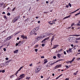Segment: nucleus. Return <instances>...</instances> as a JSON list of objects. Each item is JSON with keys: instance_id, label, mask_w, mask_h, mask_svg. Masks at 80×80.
<instances>
[{"instance_id": "nucleus-33", "label": "nucleus", "mask_w": 80, "mask_h": 80, "mask_svg": "<svg viewBox=\"0 0 80 80\" xmlns=\"http://www.w3.org/2000/svg\"><path fill=\"white\" fill-rule=\"evenodd\" d=\"M75 25V23H73L71 24V27H72V26H73V25Z\"/></svg>"}, {"instance_id": "nucleus-56", "label": "nucleus", "mask_w": 80, "mask_h": 80, "mask_svg": "<svg viewBox=\"0 0 80 80\" xmlns=\"http://www.w3.org/2000/svg\"><path fill=\"white\" fill-rule=\"evenodd\" d=\"M62 49H61L59 51L60 52H62Z\"/></svg>"}, {"instance_id": "nucleus-14", "label": "nucleus", "mask_w": 80, "mask_h": 80, "mask_svg": "<svg viewBox=\"0 0 80 80\" xmlns=\"http://www.w3.org/2000/svg\"><path fill=\"white\" fill-rule=\"evenodd\" d=\"M48 23H49V24H50V25H52V24H53V21H49V22H48Z\"/></svg>"}, {"instance_id": "nucleus-32", "label": "nucleus", "mask_w": 80, "mask_h": 80, "mask_svg": "<svg viewBox=\"0 0 80 80\" xmlns=\"http://www.w3.org/2000/svg\"><path fill=\"white\" fill-rule=\"evenodd\" d=\"M11 61L10 60H9L8 61H7V62H5V64H6V63H8V62H10Z\"/></svg>"}, {"instance_id": "nucleus-62", "label": "nucleus", "mask_w": 80, "mask_h": 80, "mask_svg": "<svg viewBox=\"0 0 80 80\" xmlns=\"http://www.w3.org/2000/svg\"><path fill=\"white\" fill-rule=\"evenodd\" d=\"M71 46L72 47H73V44H71Z\"/></svg>"}, {"instance_id": "nucleus-22", "label": "nucleus", "mask_w": 80, "mask_h": 80, "mask_svg": "<svg viewBox=\"0 0 80 80\" xmlns=\"http://www.w3.org/2000/svg\"><path fill=\"white\" fill-rule=\"evenodd\" d=\"M61 56V55H60V54L59 53H58L57 54V56L59 58H60Z\"/></svg>"}, {"instance_id": "nucleus-42", "label": "nucleus", "mask_w": 80, "mask_h": 80, "mask_svg": "<svg viewBox=\"0 0 80 80\" xmlns=\"http://www.w3.org/2000/svg\"><path fill=\"white\" fill-rule=\"evenodd\" d=\"M42 47H44V46H45V44H42Z\"/></svg>"}, {"instance_id": "nucleus-16", "label": "nucleus", "mask_w": 80, "mask_h": 80, "mask_svg": "<svg viewBox=\"0 0 80 80\" xmlns=\"http://www.w3.org/2000/svg\"><path fill=\"white\" fill-rule=\"evenodd\" d=\"M71 17V15H69L68 16H67L65 17L64 18V19H66V18H69V17Z\"/></svg>"}, {"instance_id": "nucleus-55", "label": "nucleus", "mask_w": 80, "mask_h": 80, "mask_svg": "<svg viewBox=\"0 0 80 80\" xmlns=\"http://www.w3.org/2000/svg\"><path fill=\"white\" fill-rule=\"evenodd\" d=\"M2 47H3V46H1L0 47V49H1L2 48Z\"/></svg>"}, {"instance_id": "nucleus-58", "label": "nucleus", "mask_w": 80, "mask_h": 80, "mask_svg": "<svg viewBox=\"0 0 80 80\" xmlns=\"http://www.w3.org/2000/svg\"><path fill=\"white\" fill-rule=\"evenodd\" d=\"M59 78V77L58 76L57 78H56V80H57V79H58Z\"/></svg>"}, {"instance_id": "nucleus-41", "label": "nucleus", "mask_w": 80, "mask_h": 80, "mask_svg": "<svg viewBox=\"0 0 80 80\" xmlns=\"http://www.w3.org/2000/svg\"><path fill=\"white\" fill-rule=\"evenodd\" d=\"M41 58H45V57H44V56H42L41 57Z\"/></svg>"}, {"instance_id": "nucleus-20", "label": "nucleus", "mask_w": 80, "mask_h": 80, "mask_svg": "<svg viewBox=\"0 0 80 80\" xmlns=\"http://www.w3.org/2000/svg\"><path fill=\"white\" fill-rule=\"evenodd\" d=\"M15 76L14 75H12V76H10V78H13Z\"/></svg>"}, {"instance_id": "nucleus-12", "label": "nucleus", "mask_w": 80, "mask_h": 80, "mask_svg": "<svg viewBox=\"0 0 80 80\" xmlns=\"http://www.w3.org/2000/svg\"><path fill=\"white\" fill-rule=\"evenodd\" d=\"M59 45H55L52 48V49H55L56 48H57L58 47Z\"/></svg>"}, {"instance_id": "nucleus-28", "label": "nucleus", "mask_w": 80, "mask_h": 80, "mask_svg": "<svg viewBox=\"0 0 80 80\" xmlns=\"http://www.w3.org/2000/svg\"><path fill=\"white\" fill-rule=\"evenodd\" d=\"M18 73V71H17L16 72L15 75L16 76H17V73Z\"/></svg>"}, {"instance_id": "nucleus-52", "label": "nucleus", "mask_w": 80, "mask_h": 80, "mask_svg": "<svg viewBox=\"0 0 80 80\" xmlns=\"http://www.w3.org/2000/svg\"><path fill=\"white\" fill-rule=\"evenodd\" d=\"M5 59L6 60H8V58H5Z\"/></svg>"}, {"instance_id": "nucleus-27", "label": "nucleus", "mask_w": 80, "mask_h": 80, "mask_svg": "<svg viewBox=\"0 0 80 80\" xmlns=\"http://www.w3.org/2000/svg\"><path fill=\"white\" fill-rule=\"evenodd\" d=\"M23 67H21L18 70V71H20L21 70V69H22V68H23Z\"/></svg>"}, {"instance_id": "nucleus-2", "label": "nucleus", "mask_w": 80, "mask_h": 80, "mask_svg": "<svg viewBox=\"0 0 80 80\" xmlns=\"http://www.w3.org/2000/svg\"><path fill=\"white\" fill-rule=\"evenodd\" d=\"M75 40V38L70 37L68 38V41L70 42H74Z\"/></svg>"}, {"instance_id": "nucleus-15", "label": "nucleus", "mask_w": 80, "mask_h": 80, "mask_svg": "<svg viewBox=\"0 0 80 80\" xmlns=\"http://www.w3.org/2000/svg\"><path fill=\"white\" fill-rule=\"evenodd\" d=\"M12 38V37H11V36H9L8 38L7 39V40H10V39Z\"/></svg>"}, {"instance_id": "nucleus-7", "label": "nucleus", "mask_w": 80, "mask_h": 80, "mask_svg": "<svg viewBox=\"0 0 80 80\" xmlns=\"http://www.w3.org/2000/svg\"><path fill=\"white\" fill-rule=\"evenodd\" d=\"M17 18H14L12 20V22L13 23H15L16 21H17V20H18V19L17 18Z\"/></svg>"}, {"instance_id": "nucleus-34", "label": "nucleus", "mask_w": 80, "mask_h": 80, "mask_svg": "<svg viewBox=\"0 0 80 80\" xmlns=\"http://www.w3.org/2000/svg\"><path fill=\"white\" fill-rule=\"evenodd\" d=\"M15 8H16V7L14 8L12 10V11H14V10H15Z\"/></svg>"}, {"instance_id": "nucleus-46", "label": "nucleus", "mask_w": 80, "mask_h": 80, "mask_svg": "<svg viewBox=\"0 0 80 80\" xmlns=\"http://www.w3.org/2000/svg\"><path fill=\"white\" fill-rule=\"evenodd\" d=\"M3 50L4 52H5L6 51V49L5 48H4L3 49Z\"/></svg>"}, {"instance_id": "nucleus-63", "label": "nucleus", "mask_w": 80, "mask_h": 80, "mask_svg": "<svg viewBox=\"0 0 80 80\" xmlns=\"http://www.w3.org/2000/svg\"><path fill=\"white\" fill-rule=\"evenodd\" d=\"M46 3H48V1H46Z\"/></svg>"}, {"instance_id": "nucleus-44", "label": "nucleus", "mask_w": 80, "mask_h": 80, "mask_svg": "<svg viewBox=\"0 0 80 80\" xmlns=\"http://www.w3.org/2000/svg\"><path fill=\"white\" fill-rule=\"evenodd\" d=\"M62 75H63V74H61V75H60L59 76H58L59 78L61 77V76H62Z\"/></svg>"}, {"instance_id": "nucleus-1", "label": "nucleus", "mask_w": 80, "mask_h": 80, "mask_svg": "<svg viewBox=\"0 0 80 80\" xmlns=\"http://www.w3.org/2000/svg\"><path fill=\"white\" fill-rule=\"evenodd\" d=\"M39 29V28L37 27L32 29L30 32L31 35H33V34H35V35H37V33H35Z\"/></svg>"}, {"instance_id": "nucleus-18", "label": "nucleus", "mask_w": 80, "mask_h": 80, "mask_svg": "<svg viewBox=\"0 0 80 80\" xmlns=\"http://www.w3.org/2000/svg\"><path fill=\"white\" fill-rule=\"evenodd\" d=\"M80 10V8L78 9L77 10H75V11L72 12L71 13H75V12H77V11H78V10Z\"/></svg>"}, {"instance_id": "nucleus-35", "label": "nucleus", "mask_w": 80, "mask_h": 80, "mask_svg": "<svg viewBox=\"0 0 80 80\" xmlns=\"http://www.w3.org/2000/svg\"><path fill=\"white\" fill-rule=\"evenodd\" d=\"M32 65H33V64H32V63L30 64H29V66L30 67H32Z\"/></svg>"}, {"instance_id": "nucleus-38", "label": "nucleus", "mask_w": 80, "mask_h": 80, "mask_svg": "<svg viewBox=\"0 0 80 80\" xmlns=\"http://www.w3.org/2000/svg\"><path fill=\"white\" fill-rule=\"evenodd\" d=\"M39 45L37 44V45L35 46V48H37V47H38Z\"/></svg>"}, {"instance_id": "nucleus-29", "label": "nucleus", "mask_w": 80, "mask_h": 80, "mask_svg": "<svg viewBox=\"0 0 80 80\" xmlns=\"http://www.w3.org/2000/svg\"><path fill=\"white\" fill-rule=\"evenodd\" d=\"M30 78V77H27L26 78V79H27L28 80H29Z\"/></svg>"}, {"instance_id": "nucleus-39", "label": "nucleus", "mask_w": 80, "mask_h": 80, "mask_svg": "<svg viewBox=\"0 0 80 80\" xmlns=\"http://www.w3.org/2000/svg\"><path fill=\"white\" fill-rule=\"evenodd\" d=\"M7 15H8V16L10 15V13H8Z\"/></svg>"}, {"instance_id": "nucleus-30", "label": "nucleus", "mask_w": 80, "mask_h": 80, "mask_svg": "<svg viewBox=\"0 0 80 80\" xmlns=\"http://www.w3.org/2000/svg\"><path fill=\"white\" fill-rule=\"evenodd\" d=\"M56 21H57V19H55V20L52 21V22H56Z\"/></svg>"}, {"instance_id": "nucleus-13", "label": "nucleus", "mask_w": 80, "mask_h": 80, "mask_svg": "<svg viewBox=\"0 0 80 80\" xmlns=\"http://www.w3.org/2000/svg\"><path fill=\"white\" fill-rule=\"evenodd\" d=\"M36 69H37L39 72V71H40V70H41V68H40V67H39L38 68H36Z\"/></svg>"}, {"instance_id": "nucleus-61", "label": "nucleus", "mask_w": 80, "mask_h": 80, "mask_svg": "<svg viewBox=\"0 0 80 80\" xmlns=\"http://www.w3.org/2000/svg\"><path fill=\"white\" fill-rule=\"evenodd\" d=\"M58 61H59V60H58L57 61H56L55 62H54V63H57V62H58Z\"/></svg>"}, {"instance_id": "nucleus-3", "label": "nucleus", "mask_w": 80, "mask_h": 80, "mask_svg": "<svg viewBox=\"0 0 80 80\" xmlns=\"http://www.w3.org/2000/svg\"><path fill=\"white\" fill-rule=\"evenodd\" d=\"M47 36H40V37H38L37 38V40H42V38H43L44 37H46Z\"/></svg>"}, {"instance_id": "nucleus-51", "label": "nucleus", "mask_w": 80, "mask_h": 80, "mask_svg": "<svg viewBox=\"0 0 80 80\" xmlns=\"http://www.w3.org/2000/svg\"><path fill=\"white\" fill-rule=\"evenodd\" d=\"M3 65H4V66H6V65H8V64H6L5 65V64H4V63L3 64Z\"/></svg>"}, {"instance_id": "nucleus-60", "label": "nucleus", "mask_w": 80, "mask_h": 80, "mask_svg": "<svg viewBox=\"0 0 80 80\" xmlns=\"http://www.w3.org/2000/svg\"><path fill=\"white\" fill-rule=\"evenodd\" d=\"M24 41H22L21 42V44H23V43Z\"/></svg>"}, {"instance_id": "nucleus-25", "label": "nucleus", "mask_w": 80, "mask_h": 80, "mask_svg": "<svg viewBox=\"0 0 80 80\" xmlns=\"http://www.w3.org/2000/svg\"><path fill=\"white\" fill-rule=\"evenodd\" d=\"M39 72L38 70H37L36 69L35 70V73H38Z\"/></svg>"}, {"instance_id": "nucleus-48", "label": "nucleus", "mask_w": 80, "mask_h": 80, "mask_svg": "<svg viewBox=\"0 0 80 80\" xmlns=\"http://www.w3.org/2000/svg\"><path fill=\"white\" fill-rule=\"evenodd\" d=\"M56 58H57V57H56V56H54L53 57V58H54V59H56Z\"/></svg>"}, {"instance_id": "nucleus-21", "label": "nucleus", "mask_w": 80, "mask_h": 80, "mask_svg": "<svg viewBox=\"0 0 80 80\" xmlns=\"http://www.w3.org/2000/svg\"><path fill=\"white\" fill-rule=\"evenodd\" d=\"M58 68V66L57 65L55 66V67L54 68V70H55V69H57V68Z\"/></svg>"}, {"instance_id": "nucleus-40", "label": "nucleus", "mask_w": 80, "mask_h": 80, "mask_svg": "<svg viewBox=\"0 0 80 80\" xmlns=\"http://www.w3.org/2000/svg\"><path fill=\"white\" fill-rule=\"evenodd\" d=\"M37 51H38V49H35V51L36 52H37Z\"/></svg>"}, {"instance_id": "nucleus-9", "label": "nucleus", "mask_w": 80, "mask_h": 80, "mask_svg": "<svg viewBox=\"0 0 80 80\" xmlns=\"http://www.w3.org/2000/svg\"><path fill=\"white\" fill-rule=\"evenodd\" d=\"M49 38H50V37L46 38H45L42 41V42L43 43V42H45V40H48V39H49Z\"/></svg>"}, {"instance_id": "nucleus-45", "label": "nucleus", "mask_w": 80, "mask_h": 80, "mask_svg": "<svg viewBox=\"0 0 80 80\" xmlns=\"http://www.w3.org/2000/svg\"><path fill=\"white\" fill-rule=\"evenodd\" d=\"M5 72V70H2V73H4Z\"/></svg>"}, {"instance_id": "nucleus-36", "label": "nucleus", "mask_w": 80, "mask_h": 80, "mask_svg": "<svg viewBox=\"0 0 80 80\" xmlns=\"http://www.w3.org/2000/svg\"><path fill=\"white\" fill-rule=\"evenodd\" d=\"M18 44H20V45H21L22 44L21 42V41H20L18 43Z\"/></svg>"}, {"instance_id": "nucleus-54", "label": "nucleus", "mask_w": 80, "mask_h": 80, "mask_svg": "<svg viewBox=\"0 0 80 80\" xmlns=\"http://www.w3.org/2000/svg\"><path fill=\"white\" fill-rule=\"evenodd\" d=\"M68 7H69V6H68V5H67L66 6V7L67 8H68Z\"/></svg>"}, {"instance_id": "nucleus-43", "label": "nucleus", "mask_w": 80, "mask_h": 80, "mask_svg": "<svg viewBox=\"0 0 80 80\" xmlns=\"http://www.w3.org/2000/svg\"><path fill=\"white\" fill-rule=\"evenodd\" d=\"M0 7H2V6H3V4L0 3Z\"/></svg>"}, {"instance_id": "nucleus-23", "label": "nucleus", "mask_w": 80, "mask_h": 80, "mask_svg": "<svg viewBox=\"0 0 80 80\" xmlns=\"http://www.w3.org/2000/svg\"><path fill=\"white\" fill-rule=\"evenodd\" d=\"M78 71H77L76 72H75L73 73V75H77V73H78Z\"/></svg>"}, {"instance_id": "nucleus-4", "label": "nucleus", "mask_w": 80, "mask_h": 80, "mask_svg": "<svg viewBox=\"0 0 80 80\" xmlns=\"http://www.w3.org/2000/svg\"><path fill=\"white\" fill-rule=\"evenodd\" d=\"M20 78H18V80H20L21 79H22L23 78L25 77V74H21L19 77Z\"/></svg>"}, {"instance_id": "nucleus-8", "label": "nucleus", "mask_w": 80, "mask_h": 80, "mask_svg": "<svg viewBox=\"0 0 80 80\" xmlns=\"http://www.w3.org/2000/svg\"><path fill=\"white\" fill-rule=\"evenodd\" d=\"M54 38H55V35L53 36L52 37V38H51V44H52V42H53V40H54Z\"/></svg>"}, {"instance_id": "nucleus-10", "label": "nucleus", "mask_w": 80, "mask_h": 80, "mask_svg": "<svg viewBox=\"0 0 80 80\" xmlns=\"http://www.w3.org/2000/svg\"><path fill=\"white\" fill-rule=\"evenodd\" d=\"M45 34L48 36L51 35H53V34H52V33H45L44 34V35H45Z\"/></svg>"}, {"instance_id": "nucleus-11", "label": "nucleus", "mask_w": 80, "mask_h": 80, "mask_svg": "<svg viewBox=\"0 0 80 80\" xmlns=\"http://www.w3.org/2000/svg\"><path fill=\"white\" fill-rule=\"evenodd\" d=\"M21 38H22V39H27V36L25 37L24 35H22L21 36Z\"/></svg>"}, {"instance_id": "nucleus-17", "label": "nucleus", "mask_w": 80, "mask_h": 80, "mask_svg": "<svg viewBox=\"0 0 80 80\" xmlns=\"http://www.w3.org/2000/svg\"><path fill=\"white\" fill-rule=\"evenodd\" d=\"M18 52V50H16L15 51H14V53H17Z\"/></svg>"}, {"instance_id": "nucleus-26", "label": "nucleus", "mask_w": 80, "mask_h": 80, "mask_svg": "<svg viewBox=\"0 0 80 80\" xmlns=\"http://www.w3.org/2000/svg\"><path fill=\"white\" fill-rule=\"evenodd\" d=\"M75 58H73L72 60L71 61V62H73L74 60H75Z\"/></svg>"}, {"instance_id": "nucleus-37", "label": "nucleus", "mask_w": 80, "mask_h": 80, "mask_svg": "<svg viewBox=\"0 0 80 80\" xmlns=\"http://www.w3.org/2000/svg\"><path fill=\"white\" fill-rule=\"evenodd\" d=\"M72 62L71 61H69L68 62V63H72Z\"/></svg>"}, {"instance_id": "nucleus-53", "label": "nucleus", "mask_w": 80, "mask_h": 80, "mask_svg": "<svg viewBox=\"0 0 80 80\" xmlns=\"http://www.w3.org/2000/svg\"><path fill=\"white\" fill-rule=\"evenodd\" d=\"M77 26H80V24L79 23L77 24Z\"/></svg>"}, {"instance_id": "nucleus-64", "label": "nucleus", "mask_w": 80, "mask_h": 80, "mask_svg": "<svg viewBox=\"0 0 80 80\" xmlns=\"http://www.w3.org/2000/svg\"><path fill=\"white\" fill-rule=\"evenodd\" d=\"M80 60V58L78 59V60Z\"/></svg>"}, {"instance_id": "nucleus-50", "label": "nucleus", "mask_w": 80, "mask_h": 80, "mask_svg": "<svg viewBox=\"0 0 80 80\" xmlns=\"http://www.w3.org/2000/svg\"><path fill=\"white\" fill-rule=\"evenodd\" d=\"M18 43H16V46H18Z\"/></svg>"}, {"instance_id": "nucleus-24", "label": "nucleus", "mask_w": 80, "mask_h": 80, "mask_svg": "<svg viewBox=\"0 0 80 80\" xmlns=\"http://www.w3.org/2000/svg\"><path fill=\"white\" fill-rule=\"evenodd\" d=\"M72 36H75V37H79V36H80V35H72Z\"/></svg>"}, {"instance_id": "nucleus-31", "label": "nucleus", "mask_w": 80, "mask_h": 80, "mask_svg": "<svg viewBox=\"0 0 80 80\" xmlns=\"http://www.w3.org/2000/svg\"><path fill=\"white\" fill-rule=\"evenodd\" d=\"M68 5L70 7H72V5L70 3H69Z\"/></svg>"}, {"instance_id": "nucleus-57", "label": "nucleus", "mask_w": 80, "mask_h": 80, "mask_svg": "<svg viewBox=\"0 0 80 80\" xmlns=\"http://www.w3.org/2000/svg\"><path fill=\"white\" fill-rule=\"evenodd\" d=\"M66 68H68V66H67V65H66Z\"/></svg>"}, {"instance_id": "nucleus-6", "label": "nucleus", "mask_w": 80, "mask_h": 80, "mask_svg": "<svg viewBox=\"0 0 80 80\" xmlns=\"http://www.w3.org/2000/svg\"><path fill=\"white\" fill-rule=\"evenodd\" d=\"M66 52L67 53H70V52H72V48H69L68 50H66Z\"/></svg>"}, {"instance_id": "nucleus-19", "label": "nucleus", "mask_w": 80, "mask_h": 80, "mask_svg": "<svg viewBox=\"0 0 80 80\" xmlns=\"http://www.w3.org/2000/svg\"><path fill=\"white\" fill-rule=\"evenodd\" d=\"M44 63H47L48 61H47V59H45L44 60Z\"/></svg>"}, {"instance_id": "nucleus-5", "label": "nucleus", "mask_w": 80, "mask_h": 80, "mask_svg": "<svg viewBox=\"0 0 80 80\" xmlns=\"http://www.w3.org/2000/svg\"><path fill=\"white\" fill-rule=\"evenodd\" d=\"M76 40V41H74V43H78V40H80V38H75V40Z\"/></svg>"}, {"instance_id": "nucleus-49", "label": "nucleus", "mask_w": 80, "mask_h": 80, "mask_svg": "<svg viewBox=\"0 0 80 80\" xmlns=\"http://www.w3.org/2000/svg\"><path fill=\"white\" fill-rule=\"evenodd\" d=\"M58 66V67H61V66H62L61 65H59Z\"/></svg>"}, {"instance_id": "nucleus-59", "label": "nucleus", "mask_w": 80, "mask_h": 80, "mask_svg": "<svg viewBox=\"0 0 80 80\" xmlns=\"http://www.w3.org/2000/svg\"><path fill=\"white\" fill-rule=\"evenodd\" d=\"M2 14H5V12H3L2 13Z\"/></svg>"}, {"instance_id": "nucleus-47", "label": "nucleus", "mask_w": 80, "mask_h": 80, "mask_svg": "<svg viewBox=\"0 0 80 80\" xmlns=\"http://www.w3.org/2000/svg\"><path fill=\"white\" fill-rule=\"evenodd\" d=\"M64 55H66L67 54V53H66V52L65 51L64 52Z\"/></svg>"}]
</instances>
